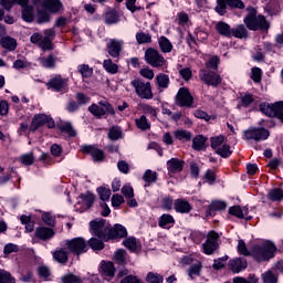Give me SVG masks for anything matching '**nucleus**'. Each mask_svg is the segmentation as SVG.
<instances>
[{
	"instance_id": "nucleus-1",
	"label": "nucleus",
	"mask_w": 283,
	"mask_h": 283,
	"mask_svg": "<svg viewBox=\"0 0 283 283\" xmlns=\"http://www.w3.org/2000/svg\"><path fill=\"white\" fill-rule=\"evenodd\" d=\"M247 10L248 14L243 22L248 30H252L253 32H256V30H269V23L264 15H258V11L253 7H249Z\"/></svg>"
},
{
	"instance_id": "nucleus-2",
	"label": "nucleus",
	"mask_w": 283,
	"mask_h": 283,
	"mask_svg": "<svg viewBox=\"0 0 283 283\" xmlns=\"http://www.w3.org/2000/svg\"><path fill=\"white\" fill-rule=\"evenodd\" d=\"M29 2L30 0H0V6L10 12L14 3H18V6L22 7L23 21L32 23V21H34V7L28 6Z\"/></svg>"
},
{
	"instance_id": "nucleus-3",
	"label": "nucleus",
	"mask_w": 283,
	"mask_h": 283,
	"mask_svg": "<svg viewBox=\"0 0 283 283\" xmlns=\"http://www.w3.org/2000/svg\"><path fill=\"white\" fill-rule=\"evenodd\" d=\"M275 253V245L271 242H266L263 245H255L252 249V255L256 262H265L271 260Z\"/></svg>"
},
{
	"instance_id": "nucleus-4",
	"label": "nucleus",
	"mask_w": 283,
	"mask_h": 283,
	"mask_svg": "<svg viewBox=\"0 0 283 283\" xmlns=\"http://www.w3.org/2000/svg\"><path fill=\"white\" fill-rule=\"evenodd\" d=\"M90 227L96 238H98L99 240H104V242H107V240H109L111 228L107 226L104 219H95L91 221Z\"/></svg>"
},
{
	"instance_id": "nucleus-5",
	"label": "nucleus",
	"mask_w": 283,
	"mask_h": 283,
	"mask_svg": "<svg viewBox=\"0 0 283 283\" xmlns=\"http://www.w3.org/2000/svg\"><path fill=\"white\" fill-rule=\"evenodd\" d=\"M65 247L70 253H74L75 255L87 253V250L90 249L87 242L83 238L66 240Z\"/></svg>"
},
{
	"instance_id": "nucleus-6",
	"label": "nucleus",
	"mask_w": 283,
	"mask_h": 283,
	"mask_svg": "<svg viewBox=\"0 0 283 283\" xmlns=\"http://www.w3.org/2000/svg\"><path fill=\"white\" fill-rule=\"evenodd\" d=\"M88 112L93 114L96 118H103L106 114L114 116L116 112L109 102H98V104H93L88 107Z\"/></svg>"
},
{
	"instance_id": "nucleus-7",
	"label": "nucleus",
	"mask_w": 283,
	"mask_h": 283,
	"mask_svg": "<svg viewBox=\"0 0 283 283\" xmlns=\"http://www.w3.org/2000/svg\"><path fill=\"white\" fill-rule=\"evenodd\" d=\"M175 101L178 107H187L188 109L196 107L193 106V96L191 95L189 88L187 87L179 88L175 97Z\"/></svg>"
},
{
	"instance_id": "nucleus-8",
	"label": "nucleus",
	"mask_w": 283,
	"mask_h": 283,
	"mask_svg": "<svg viewBox=\"0 0 283 283\" xmlns=\"http://www.w3.org/2000/svg\"><path fill=\"white\" fill-rule=\"evenodd\" d=\"M133 87L136 90V94L140 98H146L147 101H151L154 98V93L151 92V83L143 82L140 80H135L132 82Z\"/></svg>"
},
{
	"instance_id": "nucleus-9",
	"label": "nucleus",
	"mask_w": 283,
	"mask_h": 283,
	"mask_svg": "<svg viewBox=\"0 0 283 283\" xmlns=\"http://www.w3.org/2000/svg\"><path fill=\"white\" fill-rule=\"evenodd\" d=\"M243 136L245 140H255V143H260V140H266V138L271 136V133H269L266 128L250 127L243 132Z\"/></svg>"
},
{
	"instance_id": "nucleus-10",
	"label": "nucleus",
	"mask_w": 283,
	"mask_h": 283,
	"mask_svg": "<svg viewBox=\"0 0 283 283\" xmlns=\"http://www.w3.org/2000/svg\"><path fill=\"white\" fill-rule=\"evenodd\" d=\"M199 77L206 85H211L212 87H218L222 83V77L213 71L200 70Z\"/></svg>"
},
{
	"instance_id": "nucleus-11",
	"label": "nucleus",
	"mask_w": 283,
	"mask_h": 283,
	"mask_svg": "<svg viewBox=\"0 0 283 283\" xmlns=\"http://www.w3.org/2000/svg\"><path fill=\"white\" fill-rule=\"evenodd\" d=\"M218 233L216 231H210L207 237V241L202 244L203 253L206 255H213L214 251H218Z\"/></svg>"
},
{
	"instance_id": "nucleus-12",
	"label": "nucleus",
	"mask_w": 283,
	"mask_h": 283,
	"mask_svg": "<svg viewBox=\"0 0 283 283\" xmlns=\"http://www.w3.org/2000/svg\"><path fill=\"white\" fill-rule=\"evenodd\" d=\"M145 59L153 67H163L165 65V57L157 50L148 49L145 52Z\"/></svg>"
},
{
	"instance_id": "nucleus-13",
	"label": "nucleus",
	"mask_w": 283,
	"mask_h": 283,
	"mask_svg": "<svg viewBox=\"0 0 283 283\" xmlns=\"http://www.w3.org/2000/svg\"><path fill=\"white\" fill-rule=\"evenodd\" d=\"M46 85L54 92H63V90L67 87V80L63 78L61 75H56L55 77L51 78Z\"/></svg>"
},
{
	"instance_id": "nucleus-14",
	"label": "nucleus",
	"mask_w": 283,
	"mask_h": 283,
	"mask_svg": "<svg viewBox=\"0 0 283 283\" xmlns=\"http://www.w3.org/2000/svg\"><path fill=\"white\" fill-rule=\"evenodd\" d=\"M42 8L52 12V14H56V12H61V8H63V3L61 0H42Z\"/></svg>"
},
{
	"instance_id": "nucleus-15",
	"label": "nucleus",
	"mask_w": 283,
	"mask_h": 283,
	"mask_svg": "<svg viewBox=\"0 0 283 283\" xmlns=\"http://www.w3.org/2000/svg\"><path fill=\"white\" fill-rule=\"evenodd\" d=\"M167 169L170 174H180L185 169V161L178 158H171L167 161Z\"/></svg>"
},
{
	"instance_id": "nucleus-16",
	"label": "nucleus",
	"mask_w": 283,
	"mask_h": 283,
	"mask_svg": "<svg viewBox=\"0 0 283 283\" xmlns=\"http://www.w3.org/2000/svg\"><path fill=\"white\" fill-rule=\"evenodd\" d=\"M229 266L233 273H240V271H244L247 269V259L237 258L229 261Z\"/></svg>"
},
{
	"instance_id": "nucleus-17",
	"label": "nucleus",
	"mask_w": 283,
	"mask_h": 283,
	"mask_svg": "<svg viewBox=\"0 0 283 283\" xmlns=\"http://www.w3.org/2000/svg\"><path fill=\"white\" fill-rule=\"evenodd\" d=\"M53 260L59 264H67L70 260V252L65 248H60L53 252Z\"/></svg>"
},
{
	"instance_id": "nucleus-18",
	"label": "nucleus",
	"mask_w": 283,
	"mask_h": 283,
	"mask_svg": "<svg viewBox=\"0 0 283 283\" xmlns=\"http://www.w3.org/2000/svg\"><path fill=\"white\" fill-rule=\"evenodd\" d=\"M123 43L117 40H111L107 44V52L109 56H113V59H118L120 56V50H122Z\"/></svg>"
},
{
	"instance_id": "nucleus-19",
	"label": "nucleus",
	"mask_w": 283,
	"mask_h": 283,
	"mask_svg": "<svg viewBox=\"0 0 283 283\" xmlns=\"http://www.w3.org/2000/svg\"><path fill=\"white\" fill-rule=\"evenodd\" d=\"M35 238H39V240H43L44 242L52 240V238H54V230L45 227L36 228Z\"/></svg>"
},
{
	"instance_id": "nucleus-20",
	"label": "nucleus",
	"mask_w": 283,
	"mask_h": 283,
	"mask_svg": "<svg viewBox=\"0 0 283 283\" xmlns=\"http://www.w3.org/2000/svg\"><path fill=\"white\" fill-rule=\"evenodd\" d=\"M82 151L83 154L92 155L94 160H103V158H105L103 150L98 149L96 146H83Z\"/></svg>"
},
{
	"instance_id": "nucleus-21",
	"label": "nucleus",
	"mask_w": 283,
	"mask_h": 283,
	"mask_svg": "<svg viewBox=\"0 0 283 283\" xmlns=\"http://www.w3.org/2000/svg\"><path fill=\"white\" fill-rule=\"evenodd\" d=\"M48 120H50V116L45 114L35 115L31 123V130L36 132V129L40 128L41 125H45Z\"/></svg>"
},
{
	"instance_id": "nucleus-22",
	"label": "nucleus",
	"mask_w": 283,
	"mask_h": 283,
	"mask_svg": "<svg viewBox=\"0 0 283 283\" xmlns=\"http://www.w3.org/2000/svg\"><path fill=\"white\" fill-rule=\"evenodd\" d=\"M216 30L218 32V34H220L221 36H226L227 39H231L232 34H231V25H229L227 22H217L216 23Z\"/></svg>"
},
{
	"instance_id": "nucleus-23",
	"label": "nucleus",
	"mask_w": 283,
	"mask_h": 283,
	"mask_svg": "<svg viewBox=\"0 0 283 283\" xmlns=\"http://www.w3.org/2000/svg\"><path fill=\"white\" fill-rule=\"evenodd\" d=\"M114 238H127V229L122 224H115L114 228L109 230V240Z\"/></svg>"
},
{
	"instance_id": "nucleus-24",
	"label": "nucleus",
	"mask_w": 283,
	"mask_h": 283,
	"mask_svg": "<svg viewBox=\"0 0 283 283\" xmlns=\"http://www.w3.org/2000/svg\"><path fill=\"white\" fill-rule=\"evenodd\" d=\"M175 210L178 213H189L191 211V205L185 199H177L175 201Z\"/></svg>"
},
{
	"instance_id": "nucleus-25",
	"label": "nucleus",
	"mask_w": 283,
	"mask_h": 283,
	"mask_svg": "<svg viewBox=\"0 0 283 283\" xmlns=\"http://www.w3.org/2000/svg\"><path fill=\"white\" fill-rule=\"evenodd\" d=\"M1 46L4 48V50H9V52H14L17 50V40L11 36H3L0 40Z\"/></svg>"
},
{
	"instance_id": "nucleus-26",
	"label": "nucleus",
	"mask_w": 283,
	"mask_h": 283,
	"mask_svg": "<svg viewBox=\"0 0 283 283\" xmlns=\"http://www.w3.org/2000/svg\"><path fill=\"white\" fill-rule=\"evenodd\" d=\"M104 21L107 25H114L120 21V15L118 14V11L111 10L105 13Z\"/></svg>"
},
{
	"instance_id": "nucleus-27",
	"label": "nucleus",
	"mask_w": 283,
	"mask_h": 283,
	"mask_svg": "<svg viewBox=\"0 0 283 283\" xmlns=\"http://www.w3.org/2000/svg\"><path fill=\"white\" fill-rule=\"evenodd\" d=\"M101 269L105 277H114L116 273V268H114V263L112 262H103Z\"/></svg>"
},
{
	"instance_id": "nucleus-28",
	"label": "nucleus",
	"mask_w": 283,
	"mask_h": 283,
	"mask_svg": "<svg viewBox=\"0 0 283 283\" xmlns=\"http://www.w3.org/2000/svg\"><path fill=\"white\" fill-rule=\"evenodd\" d=\"M231 34L232 36H235V39H247V36H249V31H247L244 24H239L237 28L232 29Z\"/></svg>"
},
{
	"instance_id": "nucleus-29",
	"label": "nucleus",
	"mask_w": 283,
	"mask_h": 283,
	"mask_svg": "<svg viewBox=\"0 0 283 283\" xmlns=\"http://www.w3.org/2000/svg\"><path fill=\"white\" fill-rule=\"evenodd\" d=\"M224 209H227V202L212 201L207 210V216H211L212 211H224Z\"/></svg>"
},
{
	"instance_id": "nucleus-30",
	"label": "nucleus",
	"mask_w": 283,
	"mask_h": 283,
	"mask_svg": "<svg viewBox=\"0 0 283 283\" xmlns=\"http://www.w3.org/2000/svg\"><path fill=\"white\" fill-rule=\"evenodd\" d=\"M205 143H207V137L198 135L192 139V148L196 151H201V149H205Z\"/></svg>"
},
{
	"instance_id": "nucleus-31",
	"label": "nucleus",
	"mask_w": 283,
	"mask_h": 283,
	"mask_svg": "<svg viewBox=\"0 0 283 283\" xmlns=\"http://www.w3.org/2000/svg\"><path fill=\"white\" fill-rule=\"evenodd\" d=\"M260 111L262 112V114H265V116H270L271 118H274L275 104L262 103V104H260Z\"/></svg>"
},
{
	"instance_id": "nucleus-32",
	"label": "nucleus",
	"mask_w": 283,
	"mask_h": 283,
	"mask_svg": "<svg viewBox=\"0 0 283 283\" xmlns=\"http://www.w3.org/2000/svg\"><path fill=\"white\" fill-rule=\"evenodd\" d=\"M60 132H63L64 134H67L70 138H74L76 136V130H74V127L72 126V123L66 122L59 126Z\"/></svg>"
},
{
	"instance_id": "nucleus-33",
	"label": "nucleus",
	"mask_w": 283,
	"mask_h": 283,
	"mask_svg": "<svg viewBox=\"0 0 283 283\" xmlns=\"http://www.w3.org/2000/svg\"><path fill=\"white\" fill-rule=\"evenodd\" d=\"M159 48H160L161 52H164L165 54H167V53L171 52V50H174V45L171 44L169 39H167L165 36L159 38Z\"/></svg>"
},
{
	"instance_id": "nucleus-34",
	"label": "nucleus",
	"mask_w": 283,
	"mask_h": 283,
	"mask_svg": "<svg viewBox=\"0 0 283 283\" xmlns=\"http://www.w3.org/2000/svg\"><path fill=\"white\" fill-rule=\"evenodd\" d=\"M156 81L158 84V87H161L163 90H167L169 87V75L165 73H160L156 76Z\"/></svg>"
},
{
	"instance_id": "nucleus-35",
	"label": "nucleus",
	"mask_w": 283,
	"mask_h": 283,
	"mask_svg": "<svg viewBox=\"0 0 283 283\" xmlns=\"http://www.w3.org/2000/svg\"><path fill=\"white\" fill-rule=\"evenodd\" d=\"M88 247H91L93 251H103L105 243H103L102 239L92 238L88 240Z\"/></svg>"
},
{
	"instance_id": "nucleus-36",
	"label": "nucleus",
	"mask_w": 283,
	"mask_h": 283,
	"mask_svg": "<svg viewBox=\"0 0 283 283\" xmlns=\"http://www.w3.org/2000/svg\"><path fill=\"white\" fill-rule=\"evenodd\" d=\"M202 271V263L200 261H197L195 264H192L188 270V275L193 280V275H200V272Z\"/></svg>"
},
{
	"instance_id": "nucleus-37",
	"label": "nucleus",
	"mask_w": 283,
	"mask_h": 283,
	"mask_svg": "<svg viewBox=\"0 0 283 283\" xmlns=\"http://www.w3.org/2000/svg\"><path fill=\"white\" fill-rule=\"evenodd\" d=\"M103 67L106 70V72H108V74H116L118 72V65L112 62V60H105Z\"/></svg>"
},
{
	"instance_id": "nucleus-38",
	"label": "nucleus",
	"mask_w": 283,
	"mask_h": 283,
	"mask_svg": "<svg viewBox=\"0 0 283 283\" xmlns=\"http://www.w3.org/2000/svg\"><path fill=\"white\" fill-rule=\"evenodd\" d=\"M268 198L270 200H272L273 202H277V201L282 200L283 199V191H282V189H280V188L272 189L269 192Z\"/></svg>"
},
{
	"instance_id": "nucleus-39",
	"label": "nucleus",
	"mask_w": 283,
	"mask_h": 283,
	"mask_svg": "<svg viewBox=\"0 0 283 283\" xmlns=\"http://www.w3.org/2000/svg\"><path fill=\"white\" fill-rule=\"evenodd\" d=\"M136 41L138 45H143L145 43H151V34L145 33V32H139L136 34Z\"/></svg>"
},
{
	"instance_id": "nucleus-40",
	"label": "nucleus",
	"mask_w": 283,
	"mask_h": 283,
	"mask_svg": "<svg viewBox=\"0 0 283 283\" xmlns=\"http://www.w3.org/2000/svg\"><path fill=\"white\" fill-rule=\"evenodd\" d=\"M136 125L138 129H142V132H147V129H151V125H149V122H147V117L145 115L140 116L139 119H136Z\"/></svg>"
},
{
	"instance_id": "nucleus-41",
	"label": "nucleus",
	"mask_w": 283,
	"mask_h": 283,
	"mask_svg": "<svg viewBox=\"0 0 283 283\" xmlns=\"http://www.w3.org/2000/svg\"><path fill=\"white\" fill-rule=\"evenodd\" d=\"M146 282L148 283H163L165 282V279L163 275L154 272H149L146 276Z\"/></svg>"
},
{
	"instance_id": "nucleus-42",
	"label": "nucleus",
	"mask_w": 283,
	"mask_h": 283,
	"mask_svg": "<svg viewBox=\"0 0 283 283\" xmlns=\"http://www.w3.org/2000/svg\"><path fill=\"white\" fill-rule=\"evenodd\" d=\"M97 193L103 202H106V200H109V198L112 197V190L105 187L97 188Z\"/></svg>"
},
{
	"instance_id": "nucleus-43",
	"label": "nucleus",
	"mask_w": 283,
	"mask_h": 283,
	"mask_svg": "<svg viewBox=\"0 0 283 283\" xmlns=\"http://www.w3.org/2000/svg\"><path fill=\"white\" fill-rule=\"evenodd\" d=\"M227 6H228L227 0H217V7L214 10L218 14H220V17H224L227 12Z\"/></svg>"
},
{
	"instance_id": "nucleus-44",
	"label": "nucleus",
	"mask_w": 283,
	"mask_h": 283,
	"mask_svg": "<svg viewBox=\"0 0 283 283\" xmlns=\"http://www.w3.org/2000/svg\"><path fill=\"white\" fill-rule=\"evenodd\" d=\"M40 49L43 51H51L54 50V44H52V39L42 38L40 44H38Z\"/></svg>"
},
{
	"instance_id": "nucleus-45",
	"label": "nucleus",
	"mask_w": 283,
	"mask_h": 283,
	"mask_svg": "<svg viewBox=\"0 0 283 283\" xmlns=\"http://www.w3.org/2000/svg\"><path fill=\"white\" fill-rule=\"evenodd\" d=\"M143 179L148 184L156 182V180H158V174L148 169L145 171Z\"/></svg>"
},
{
	"instance_id": "nucleus-46",
	"label": "nucleus",
	"mask_w": 283,
	"mask_h": 283,
	"mask_svg": "<svg viewBox=\"0 0 283 283\" xmlns=\"http://www.w3.org/2000/svg\"><path fill=\"white\" fill-rule=\"evenodd\" d=\"M36 21L38 23H49L50 21V13L45 10H38V15H36Z\"/></svg>"
},
{
	"instance_id": "nucleus-47",
	"label": "nucleus",
	"mask_w": 283,
	"mask_h": 283,
	"mask_svg": "<svg viewBox=\"0 0 283 283\" xmlns=\"http://www.w3.org/2000/svg\"><path fill=\"white\" fill-rule=\"evenodd\" d=\"M42 221L48 224V227H54L56 224V218L50 212H44L42 214Z\"/></svg>"
},
{
	"instance_id": "nucleus-48",
	"label": "nucleus",
	"mask_w": 283,
	"mask_h": 283,
	"mask_svg": "<svg viewBox=\"0 0 283 283\" xmlns=\"http://www.w3.org/2000/svg\"><path fill=\"white\" fill-rule=\"evenodd\" d=\"M274 118H279L283 123V102L274 103Z\"/></svg>"
},
{
	"instance_id": "nucleus-49",
	"label": "nucleus",
	"mask_w": 283,
	"mask_h": 283,
	"mask_svg": "<svg viewBox=\"0 0 283 283\" xmlns=\"http://www.w3.org/2000/svg\"><path fill=\"white\" fill-rule=\"evenodd\" d=\"M230 216H234L235 218H239L242 220L244 218V212L242 211V208L240 206H233L229 208Z\"/></svg>"
},
{
	"instance_id": "nucleus-50",
	"label": "nucleus",
	"mask_w": 283,
	"mask_h": 283,
	"mask_svg": "<svg viewBox=\"0 0 283 283\" xmlns=\"http://www.w3.org/2000/svg\"><path fill=\"white\" fill-rule=\"evenodd\" d=\"M0 283H14V279L8 271L0 270Z\"/></svg>"
},
{
	"instance_id": "nucleus-51",
	"label": "nucleus",
	"mask_w": 283,
	"mask_h": 283,
	"mask_svg": "<svg viewBox=\"0 0 283 283\" xmlns=\"http://www.w3.org/2000/svg\"><path fill=\"white\" fill-rule=\"evenodd\" d=\"M175 138H177V140H191V133L187 132V130H176L175 132Z\"/></svg>"
},
{
	"instance_id": "nucleus-52",
	"label": "nucleus",
	"mask_w": 283,
	"mask_h": 283,
	"mask_svg": "<svg viewBox=\"0 0 283 283\" xmlns=\"http://www.w3.org/2000/svg\"><path fill=\"white\" fill-rule=\"evenodd\" d=\"M217 154L221 156V158H229V156H231V147L223 144L221 148L217 149Z\"/></svg>"
},
{
	"instance_id": "nucleus-53",
	"label": "nucleus",
	"mask_w": 283,
	"mask_h": 283,
	"mask_svg": "<svg viewBox=\"0 0 283 283\" xmlns=\"http://www.w3.org/2000/svg\"><path fill=\"white\" fill-rule=\"evenodd\" d=\"M175 220L171 214H163L159 218V227H167V224H174Z\"/></svg>"
},
{
	"instance_id": "nucleus-54",
	"label": "nucleus",
	"mask_w": 283,
	"mask_h": 283,
	"mask_svg": "<svg viewBox=\"0 0 283 283\" xmlns=\"http://www.w3.org/2000/svg\"><path fill=\"white\" fill-rule=\"evenodd\" d=\"M80 72L84 78H90L94 74V69L90 67L87 64L80 65Z\"/></svg>"
},
{
	"instance_id": "nucleus-55",
	"label": "nucleus",
	"mask_w": 283,
	"mask_h": 283,
	"mask_svg": "<svg viewBox=\"0 0 283 283\" xmlns=\"http://www.w3.org/2000/svg\"><path fill=\"white\" fill-rule=\"evenodd\" d=\"M123 136V132L118 127H112L108 132V138L111 140H118Z\"/></svg>"
},
{
	"instance_id": "nucleus-56",
	"label": "nucleus",
	"mask_w": 283,
	"mask_h": 283,
	"mask_svg": "<svg viewBox=\"0 0 283 283\" xmlns=\"http://www.w3.org/2000/svg\"><path fill=\"white\" fill-rule=\"evenodd\" d=\"M127 252L125 250H117L114 255V260L117 264H125V256Z\"/></svg>"
},
{
	"instance_id": "nucleus-57",
	"label": "nucleus",
	"mask_w": 283,
	"mask_h": 283,
	"mask_svg": "<svg viewBox=\"0 0 283 283\" xmlns=\"http://www.w3.org/2000/svg\"><path fill=\"white\" fill-rule=\"evenodd\" d=\"M262 277L264 283H277V276L271 270L262 274Z\"/></svg>"
},
{
	"instance_id": "nucleus-58",
	"label": "nucleus",
	"mask_w": 283,
	"mask_h": 283,
	"mask_svg": "<svg viewBox=\"0 0 283 283\" xmlns=\"http://www.w3.org/2000/svg\"><path fill=\"white\" fill-rule=\"evenodd\" d=\"M20 163L22 165H34V155L32 153L30 154H24L20 157Z\"/></svg>"
},
{
	"instance_id": "nucleus-59",
	"label": "nucleus",
	"mask_w": 283,
	"mask_h": 283,
	"mask_svg": "<svg viewBox=\"0 0 283 283\" xmlns=\"http://www.w3.org/2000/svg\"><path fill=\"white\" fill-rule=\"evenodd\" d=\"M219 63L220 59L218 56H213L206 63V67L208 70H218Z\"/></svg>"
},
{
	"instance_id": "nucleus-60",
	"label": "nucleus",
	"mask_w": 283,
	"mask_h": 283,
	"mask_svg": "<svg viewBox=\"0 0 283 283\" xmlns=\"http://www.w3.org/2000/svg\"><path fill=\"white\" fill-rule=\"evenodd\" d=\"M211 147L212 149H218L224 143V136L220 135L217 137H211Z\"/></svg>"
},
{
	"instance_id": "nucleus-61",
	"label": "nucleus",
	"mask_w": 283,
	"mask_h": 283,
	"mask_svg": "<svg viewBox=\"0 0 283 283\" xmlns=\"http://www.w3.org/2000/svg\"><path fill=\"white\" fill-rule=\"evenodd\" d=\"M123 244L129 251H136V238H128L123 241Z\"/></svg>"
},
{
	"instance_id": "nucleus-62",
	"label": "nucleus",
	"mask_w": 283,
	"mask_h": 283,
	"mask_svg": "<svg viewBox=\"0 0 283 283\" xmlns=\"http://www.w3.org/2000/svg\"><path fill=\"white\" fill-rule=\"evenodd\" d=\"M238 252L240 255H251V252H249V249H247V243H244L243 240H239Z\"/></svg>"
},
{
	"instance_id": "nucleus-63",
	"label": "nucleus",
	"mask_w": 283,
	"mask_h": 283,
	"mask_svg": "<svg viewBox=\"0 0 283 283\" xmlns=\"http://www.w3.org/2000/svg\"><path fill=\"white\" fill-rule=\"evenodd\" d=\"M55 63H56V60L54 59V55H52V54L49 55L46 59L42 60V65L44 67H54Z\"/></svg>"
},
{
	"instance_id": "nucleus-64",
	"label": "nucleus",
	"mask_w": 283,
	"mask_h": 283,
	"mask_svg": "<svg viewBox=\"0 0 283 283\" xmlns=\"http://www.w3.org/2000/svg\"><path fill=\"white\" fill-rule=\"evenodd\" d=\"M62 282L63 283H80L81 277H78L74 274H69V275L62 277Z\"/></svg>"
}]
</instances>
